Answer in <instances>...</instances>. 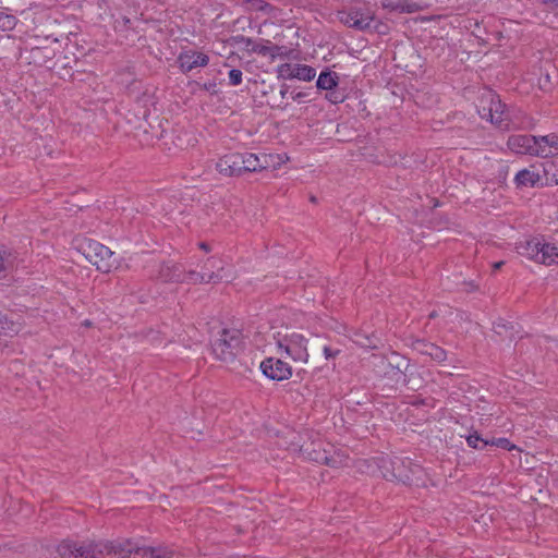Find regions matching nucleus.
Instances as JSON below:
<instances>
[{
  "mask_svg": "<svg viewBox=\"0 0 558 558\" xmlns=\"http://www.w3.org/2000/svg\"><path fill=\"white\" fill-rule=\"evenodd\" d=\"M120 539H71L61 541L56 546L60 558H105L113 555L119 558Z\"/></svg>",
  "mask_w": 558,
  "mask_h": 558,
  "instance_id": "obj_1",
  "label": "nucleus"
},
{
  "mask_svg": "<svg viewBox=\"0 0 558 558\" xmlns=\"http://www.w3.org/2000/svg\"><path fill=\"white\" fill-rule=\"evenodd\" d=\"M78 252L101 272L108 274L120 267L114 252L95 240L84 239L78 244Z\"/></svg>",
  "mask_w": 558,
  "mask_h": 558,
  "instance_id": "obj_2",
  "label": "nucleus"
},
{
  "mask_svg": "<svg viewBox=\"0 0 558 558\" xmlns=\"http://www.w3.org/2000/svg\"><path fill=\"white\" fill-rule=\"evenodd\" d=\"M477 111L482 119L489 121L498 128L509 129L511 124H514L510 111L506 109L500 98L492 90H487L482 95Z\"/></svg>",
  "mask_w": 558,
  "mask_h": 558,
  "instance_id": "obj_3",
  "label": "nucleus"
},
{
  "mask_svg": "<svg viewBox=\"0 0 558 558\" xmlns=\"http://www.w3.org/2000/svg\"><path fill=\"white\" fill-rule=\"evenodd\" d=\"M517 248L520 255L536 263L546 266L558 265V244L546 242L543 238L524 241Z\"/></svg>",
  "mask_w": 558,
  "mask_h": 558,
  "instance_id": "obj_4",
  "label": "nucleus"
},
{
  "mask_svg": "<svg viewBox=\"0 0 558 558\" xmlns=\"http://www.w3.org/2000/svg\"><path fill=\"white\" fill-rule=\"evenodd\" d=\"M242 335L239 329H222L211 344L214 355L222 362H231L239 353Z\"/></svg>",
  "mask_w": 558,
  "mask_h": 558,
  "instance_id": "obj_5",
  "label": "nucleus"
},
{
  "mask_svg": "<svg viewBox=\"0 0 558 558\" xmlns=\"http://www.w3.org/2000/svg\"><path fill=\"white\" fill-rule=\"evenodd\" d=\"M174 550L160 545L157 547L142 546L133 539H120L119 558H172Z\"/></svg>",
  "mask_w": 558,
  "mask_h": 558,
  "instance_id": "obj_6",
  "label": "nucleus"
},
{
  "mask_svg": "<svg viewBox=\"0 0 558 558\" xmlns=\"http://www.w3.org/2000/svg\"><path fill=\"white\" fill-rule=\"evenodd\" d=\"M277 347L280 350H283L284 353L296 362H307L308 360V351H307V340L302 333L292 331L281 335L278 332L274 336Z\"/></svg>",
  "mask_w": 558,
  "mask_h": 558,
  "instance_id": "obj_7",
  "label": "nucleus"
},
{
  "mask_svg": "<svg viewBox=\"0 0 558 558\" xmlns=\"http://www.w3.org/2000/svg\"><path fill=\"white\" fill-rule=\"evenodd\" d=\"M375 19L374 12L369 8L353 7L348 11L341 12L340 21L352 28L365 31L371 27Z\"/></svg>",
  "mask_w": 558,
  "mask_h": 558,
  "instance_id": "obj_8",
  "label": "nucleus"
},
{
  "mask_svg": "<svg viewBox=\"0 0 558 558\" xmlns=\"http://www.w3.org/2000/svg\"><path fill=\"white\" fill-rule=\"evenodd\" d=\"M391 464V474L388 475V481H397L403 484H410L413 475L420 472V465L412 463L410 459H402L393 457L391 461H386Z\"/></svg>",
  "mask_w": 558,
  "mask_h": 558,
  "instance_id": "obj_9",
  "label": "nucleus"
},
{
  "mask_svg": "<svg viewBox=\"0 0 558 558\" xmlns=\"http://www.w3.org/2000/svg\"><path fill=\"white\" fill-rule=\"evenodd\" d=\"M392 458L380 456L371 459H361L355 462L356 469L369 475H378L388 481V475L391 474V464L386 461H391Z\"/></svg>",
  "mask_w": 558,
  "mask_h": 558,
  "instance_id": "obj_10",
  "label": "nucleus"
},
{
  "mask_svg": "<svg viewBox=\"0 0 558 558\" xmlns=\"http://www.w3.org/2000/svg\"><path fill=\"white\" fill-rule=\"evenodd\" d=\"M277 75L278 78L284 81L296 78L299 81L311 82L315 77L316 71L314 68L306 64L282 63L277 66Z\"/></svg>",
  "mask_w": 558,
  "mask_h": 558,
  "instance_id": "obj_11",
  "label": "nucleus"
},
{
  "mask_svg": "<svg viewBox=\"0 0 558 558\" xmlns=\"http://www.w3.org/2000/svg\"><path fill=\"white\" fill-rule=\"evenodd\" d=\"M311 459L317 463L326 464L330 468L339 469L349 466L350 458L343 450L314 449L308 453Z\"/></svg>",
  "mask_w": 558,
  "mask_h": 558,
  "instance_id": "obj_12",
  "label": "nucleus"
},
{
  "mask_svg": "<svg viewBox=\"0 0 558 558\" xmlns=\"http://www.w3.org/2000/svg\"><path fill=\"white\" fill-rule=\"evenodd\" d=\"M260 369L265 376L272 380H284L292 375L290 365L280 359L269 357L260 363Z\"/></svg>",
  "mask_w": 558,
  "mask_h": 558,
  "instance_id": "obj_13",
  "label": "nucleus"
},
{
  "mask_svg": "<svg viewBox=\"0 0 558 558\" xmlns=\"http://www.w3.org/2000/svg\"><path fill=\"white\" fill-rule=\"evenodd\" d=\"M179 68L183 73H189L196 68H204L209 63V57L195 50H183L178 56Z\"/></svg>",
  "mask_w": 558,
  "mask_h": 558,
  "instance_id": "obj_14",
  "label": "nucleus"
},
{
  "mask_svg": "<svg viewBox=\"0 0 558 558\" xmlns=\"http://www.w3.org/2000/svg\"><path fill=\"white\" fill-rule=\"evenodd\" d=\"M217 171L226 177H239L242 174V154L231 153L221 157L216 163Z\"/></svg>",
  "mask_w": 558,
  "mask_h": 558,
  "instance_id": "obj_15",
  "label": "nucleus"
},
{
  "mask_svg": "<svg viewBox=\"0 0 558 558\" xmlns=\"http://www.w3.org/2000/svg\"><path fill=\"white\" fill-rule=\"evenodd\" d=\"M508 147L515 154H527L537 156L536 151V136L532 135H512L508 140Z\"/></svg>",
  "mask_w": 558,
  "mask_h": 558,
  "instance_id": "obj_16",
  "label": "nucleus"
},
{
  "mask_svg": "<svg viewBox=\"0 0 558 558\" xmlns=\"http://www.w3.org/2000/svg\"><path fill=\"white\" fill-rule=\"evenodd\" d=\"M269 157L266 154L256 155L253 153L242 154V173L244 172H256L269 168Z\"/></svg>",
  "mask_w": 558,
  "mask_h": 558,
  "instance_id": "obj_17",
  "label": "nucleus"
},
{
  "mask_svg": "<svg viewBox=\"0 0 558 558\" xmlns=\"http://www.w3.org/2000/svg\"><path fill=\"white\" fill-rule=\"evenodd\" d=\"M537 157L547 158L558 153V134L536 136Z\"/></svg>",
  "mask_w": 558,
  "mask_h": 558,
  "instance_id": "obj_18",
  "label": "nucleus"
},
{
  "mask_svg": "<svg viewBox=\"0 0 558 558\" xmlns=\"http://www.w3.org/2000/svg\"><path fill=\"white\" fill-rule=\"evenodd\" d=\"M182 277H184L186 279L183 282L193 283V284L218 282L225 278L223 275L219 274V272L213 271V272L208 274L206 271H195V270H190L186 272L182 271Z\"/></svg>",
  "mask_w": 558,
  "mask_h": 558,
  "instance_id": "obj_19",
  "label": "nucleus"
},
{
  "mask_svg": "<svg viewBox=\"0 0 558 558\" xmlns=\"http://www.w3.org/2000/svg\"><path fill=\"white\" fill-rule=\"evenodd\" d=\"M182 269L175 264H163L159 270V278L166 282H180L186 280L182 277Z\"/></svg>",
  "mask_w": 558,
  "mask_h": 558,
  "instance_id": "obj_20",
  "label": "nucleus"
},
{
  "mask_svg": "<svg viewBox=\"0 0 558 558\" xmlns=\"http://www.w3.org/2000/svg\"><path fill=\"white\" fill-rule=\"evenodd\" d=\"M339 77L337 73L330 71H323L316 82L318 89L332 90L338 86Z\"/></svg>",
  "mask_w": 558,
  "mask_h": 558,
  "instance_id": "obj_21",
  "label": "nucleus"
},
{
  "mask_svg": "<svg viewBox=\"0 0 558 558\" xmlns=\"http://www.w3.org/2000/svg\"><path fill=\"white\" fill-rule=\"evenodd\" d=\"M541 181V175L532 170L523 169L515 175L518 186H534Z\"/></svg>",
  "mask_w": 558,
  "mask_h": 558,
  "instance_id": "obj_22",
  "label": "nucleus"
},
{
  "mask_svg": "<svg viewBox=\"0 0 558 558\" xmlns=\"http://www.w3.org/2000/svg\"><path fill=\"white\" fill-rule=\"evenodd\" d=\"M22 329L19 322H14L5 315H0V335L13 337Z\"/></svg>",
  "mask_w": 558,
  "mask_h": 558,
  "instance_id": "obj_23",
  "label": "nucleus"
},
{
  "mask_svg": "<svg viewBox=\"0 0 558 558\" xmlns=\"http://www.w3.org/2000/svg\"><path fill=\"white\" fill-rule=\"evenodd\" d=\"M420 347V351L423 354L430 356L434 361L444 362L447 357L446 351L434 343L422 342Z\"/></svg>",
  "mask_w": 558,
  "mask_h": 558,
  "instance_id": "obj_24",
  "label": "nucleus"
},
{
  "mask_svg": "<svg viewBox=\"0 0 558 558\" xmlns=\"http://www.w3.org/2000/svg\"><path fill=\"white\" fill-rule=\"evenodd\" d=\"M466 442L468 445L471 447V448H474V449H483L485 448L486 446L489 445V440L487 439H483L478 434L477 432H474L472 434H470L468 437H466Z\"/></svg>",
  "mask_w": 558,
  "mask_h": 558,
  "instance_id": "obj_25",
  "label": "nucleus"
},
{
  "mask_svg": "<svg viewBox=\"0 0 558 558\" xmlns=\"http://www.w3.org/2000/svg\"><path fill=\"white\" fill-rule=\"evenodd\" d=\"M221 262L215 257L208 258L205 264L202 266V271H206L208 274L215 271L221 274L223 267L220 265Z\"/></svg>",
  "mask_w": 558,
  "mask_h": 558,
  "instance_id": "obj_26",
  "label": "nucleus"
},
{
  "mask_svg": "<svg viewBox=\"0 0 558 558\" xmlns=\"http://www.w3.org/2000/svg\"><path fill=\"white\" fill-rule=\"evenodd\" d=\"M250 3L251 8L255 11H260L268 15H271L275 11V8L264 0H250Z\"/></svg>",
  "mask_w": 558,
  "mask_h": 558,
  "instance_id": "obj_27",
  "label": "nucleus"
},
{
  "mask_svg": "<svg viewBox=\"0 0 558 558\" xmlns=\"http://www.w3.org/2000/svg\"><path fill=\"white\" fill-rule=\"evenodd\" d=\"M266 157L270 158L269 160H267L268 162H270L269 168L270 167L278 168V167H280L281 165L286 163L289 160L287 155L266 154Z\"/></svg>",
  "mask_w": 558,
  "mask_h": 558,
  "instance_id": "obj_28",
  "label": "nucleus"
},
{
  "mask_svg": "<svg viewBox=\"0 0 558 558\" xmlns=\"http://www.w3.org/2000/svg\"><path fill=\"white\" fill-rule=\"evenodd\" d=\"M242 76L243 73L241 70L232 69L229 71L228 77H229V85L231 86H238L242 83Z\"/></svg>",
  "mask_w": 558,
  "mask_h": 558,
  "instance_id": "obj_29",
  "label": "nucleus"
},
{
  "mask_svg": "<svg viewBox=\"0 0 558 558\" xmlns=\"http://www.w3.org/2000/svg\"><path fill=\"white\" fill-rule=\"evenodd\" d=\"M11 254L8 253L7 251H1L0 250V274L5 270V268L11 265Z\"/></svg>",
  "mask_w": 558,
  "mask_h": 558,
  "instance_id": "obj_30",
  "label": "nucleus"
},
{
  "mask_svg": "<svg viewBox=\"0 0 558 558\" xmlns=\"http://www.w3.org/2000/svg\"><path fill=\"white\" fill-rule=\"evenodd\" d=\"M330 93L326 95V99L329 100L331 104H340L343 101V96L336 92V90H329Z\"/></svg>",
  "mask_w": 558,
  "mask_h": 558,
  "instance_id": "obj_31",
  "label": "nucleus"
},
{
  "mask_svg": "<svg viewBox=\"0 0 558 558\" xmlns=\"http://www.w3.org/2000/svg\"><path fill=\"white\" fill-rule=\"evenodd\" d=\"M323 353H324L325 357L327 360H329V359L336 357L340 353V350L339 349H332V348H330L328 345H325L323 348Z\"/></svg>",
  "mask_w": 558,
  "mask_h": 558,
  "instance_id": "obj_32",
  "label": "nucleus"
},
{
  "mask_svg": "<svg viewBox=\"0 0 558 558\" xmlns=\"http://www.w3.org/2000/svg\"><path fill=\"white\" fill-rule=\"evenodd\" d=\"M489 445L490 446L500 447V448H504V449H508L510 442H509V440L507 438H498V439L489 440Z\"/></svg>",
  "mask_w": 558,
  "mask_h": 558,
  "instance_id": "obj_33",
  "label": "nucleus"
},
{
  "mask_svg": "<svg viewBox=\"0 0 558 558\" xmlns=\"http://www.w3.org/2000/svg\"><path fill=\"white\" fill-rule=\"evenodd\" d=\"M383 7L386 8V9H390L391 11H397V10L400 9V7L398 4H395L390 0H384L383 1Z\"/></svg>",
  "mask_w": 558,
  "mask_h": 558,
  "instance_id": "obj_34",
  "label": "nucleus"
},
{
  "mask_svg": "<svg viewBox=\"0 0 558 558\" xmlns=\"http://www.w3.org/2000/svg\"><path fill=\"white\" fill-rule=\"evenodd\" d=\"M306 94L305 93H302V92H298V93H292L291 94V97L293 100H296V101H300L303 97H305Z\"/></svg>",
  "mask_w": 558,
  "mask_h": 558,
  "instance_id": "obj_35",
  "label": "nucleus"
},
{
  "mask_svg": "<svg viewBox=\"0 0 558 558\" xmlns=\"http://www.w3.org/2000/svg\"><path fill=\"white\" fill-rule=\"evenodd\" d=\"M4 20H5V21H4V23H3V26H7V27L11 28V27L13 26V24H14V17H12V16H5V19H4Z\"/></svg>",
  "mask_w": 558,
  "mask_h": 558,
  "instance_id": "obj_36",
  "label": "nucleus"
},
{
  "mask_svg": "<svg viewBox=\"0 0 558 558\" xmlns=\"http://www.w3.org/2000/svg\"><path fill=\"white\" fill-rule=\"evenodd\" d=\"M288 89H289V87H288V85H287V84H283V85L281 86V89H280V96H281V98H286V96H287V94H288Z\"/></svg>",
  "mask_w": 558,
  "mask_h": 558,
  "instance_id": "obj_37",
  "label": "nucleus"
},
{
  "mask_svg": "<svg viewBox=\"0 0 558 558\" xmlns=\"http://www.w3.org/2000/svg\"><path fill=\"white\" fill-rule=\"evenodd\" d=\"M198 246H199V248L204 250L205 252H209V251H210V247H209V246H208V244H207V243H205V242H201V243L198 244Z\"/></svg>",
  "mask_w": 558,
  "mask_h": 558,
  "instance_id": "obj_38",
  "label": "nucleus"
},
{
  "mask_svg": "<svg viewBox=\"0 0 558 558\" xmlns=\"http://www.w3.org/2000/svg\"><path fill=\"white\" fill-rule=\"evenodd\" d=\"M502 265H504V262H502V260L494 263V264H493V269H494V271H496V270L500 269Z\"/></svg>",
  "mask_w": 558,
  "mask_h": 558,
  "instance_id": "obj_39",
  "label": "nucleus"
},
{
  "mask_svg": "<svg viewBox=\"0 0 558 558\" xmlns=\"http://www.w3.org/2000/svg\"><path fill=\"white\" fill-rule=\"evenodd\" d=\"M214 86H215V84H213V83L204 84V88H205L206 90H210V89H211V87H214Z\"/></svg>",
  "mask_w": 558,
  "mask_h": 558,
  "instance_id": "obj_40",
  "label": "nucleus"
},
{
  "mask_svg": "<svg viewBox=\"0 0 558 558\" xmlns=\"http://www.w3.org/2000/svg\"><path fill=\"white\" fill-rule=\"evenodd\" d=\"M399 374L403 375L402 371L400 369V365L398 364Z\"/></svg>",
  "mask_w": 558,
  "mask_h": 558,
  "instance_id": "obj_41",
  "label": "nucleus"
},
{
  "mask_svg": "<svg viewBox=\"0 0 558 558\" xmlns=\"http://www.w3.org/2000/svg\"><path fill=\"white\" fill-rule=\"evenodd\" d=\"M556 218H557V220H558V209H557V213H556Z\"/></svg>",
  "mask_w": 558,
  "mask_h": 558,
  "instance_id": "obj_42",
  "label": "nucleus"
}]
</instances>
